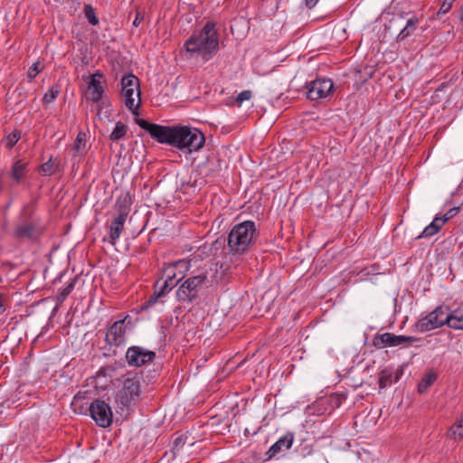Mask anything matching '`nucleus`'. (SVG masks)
Masks as SVG:
<instances>
[{
  "label": "nucleus",
  "instance_id": "1",
  "mask_svg": "<svg viewBox=\"0 0 463 463\" xmlns=\"http://www.w3.org/2000/svg\"><path fill=\"white\" fill-rule=\"evenodd\" d=\"M136 123L157 142L168 144L188 153L200 150L205 142L203 134L195 128L181 125L161 126L143 118H136Z\"/></svg>",
  "mask_w": 463,
  "mask_h": 463
},
{
  "label": "nucleus",
  "instance_id": "2",
  "mask_svg": "<svg viewBox=\"0 0 463 463\" xmlns=\"http://www.w3.org/2000/svg\"><path fill=\"white\" fill-rule=\"evenodd\" d=\"M184 46L190 58L199 55L203 61L211 60L219 47L215 24L213 21H208L201 31L194 32L188 38Z\"/></svg>",
  "mask_w": 463,
  "mask_h": 463
},
{
  "label": "nucleus",
  "instance_id": "3",
  "mask_svg": "<svg viewBox=\"0 0 463 463\" xmlns=\"http://www.w3.org/2000/svg\"><path fill=\"white\" fill-rule=\"evenodd\" d=\"M258 236L259 232L252 221L234 225L227 238L229 252L232 255H243L250 251Z\"/></svg>",
  "mask_w": 463,
  "mask_h": 463
},
{
  "label": "nucleus",
  "instance_id": "4",
  "mask_svg": "<svg viewBox=\"0 0 463 463\" xmlns=\"http://www.w3.org/2000/svg\"><path fill=\"white\" fill-rule=\"evenodd\" d=\"M122 95L125 98L126 107L135 113L140 106V89L139 80L134 74L125 75L121 79Z\"/></svg>",
  "mask_w": 463,
  "mask_h": 463
},
{
  "label": "nucleus",
  "instance_id": "5",
  "mask_svg": "<svg viewBox=\"0 0 463 463\" xmlns=\"http://www.w3.org/2000/svg\"><path fill=\"white\" fill-rule=\"evenodd\" d=\"M206 280V275H197L186 279L175 292L177 300L179 302H192L196 298Z\"/></svg>",
  "mask_w": 463,
  "mask_h": 463
},
{
  "label": "nucleus",
  "instance_id": "6",
  "mask_svg": "<svg viewBox=\"0 0 463 463\" xmlns=\"http://www.w3.org/2000/svg\"><path fill=\"white\" fill-rule=\"evenodd\" d=\"M140 395V381L138 376L127 377L123 381L122 389L117 393L116 402L123 407L135 404Z\"/></svg>",
  "mask_w": 463,
  "mask_h": 463
},
{
  "label": "nucleus",
  "instance_id": "7",
  "mask_svg": "<svg viewBox=\"0 0 463 463\" xmlns=\"http://www.w3.org/2000/svg\"><path fill=\"white\" fill-rule=\"evenodd\" d=\"M90 415L101 428H108L112 423L113 413L109 403L100 399L94 400L90 407Z\"/></svg>",
  "mask_w": 463,
  "mask_h": 463
},
{
  "label": "nucleus",
  "instance_id": "8",
  "mask_svg": "<svg viewBox=\"0 0 463 463\" xmlns=\"http://www.w3.org/2000/svg\"><path fill=\"white\" fill-rule=\"evenodd\" d=\"M131 321L128 316L124 318L115 321L107 330L105 341L110 346H119L126 343V333L128 325Z\"/></svg>",
  "mask_w": 463,
  "mask_h": 463
},
{
  "label": "nucleus",
  "instance_id": "9",
  "mask_svg": "<svg viewBox=\"0 0 463 463\" xmlns=\"http://www.w3.org/2000/svg\"><path fill=\"white\" fill-rule=\"evenodd\" d=\"M333 89L334 84L330 79H317L307 85V97L310 100L324 99L332 93Z\"/></svg>",
  "mask_w": 463,
  "mask_h": 463
},
{
  "label": "nucleus",
  "instance_id": "10",
  "mask_svg": "<svg viewBox=\"0 0 463 463\" xmlns=\"http://www.w3.org/2000/svg\"><path fill=\"white\" fill-rule=\"evenodd\" d=\"M446 323V315L441 307H437L434 311L421 318L417 323V329L420 332H427L440 327Z\"/></svg>",
  "mask_w": 463,
  "mask_h": 463
},
{
  "label": "nucleus",
  "instance_id": "11",
  "mask_svg": "<svg viewBox=\"0 0 463 463\" xmlns=\"http://www.w3.org/2000/svg\"><path fill=\"white\" fill-rule=\"evenodd\" d=\"M44 226L36 220L25 221L17 225L15 235L21 239L36 240L43 232Z\"/></svg>",
  "mask_w": 463,
  "mask_h": 463
},
{
  "label": "nucleus",
  "instance_id": "12",
  "mask_svg": "<svg viewBox=\"0 0 463 463\" xmlns=\"http://www.w3.org/2000/svg\"><path fill=\"white\" fill-rule=\"evenodd\" d=\"M416 339L413 336L395 335L392 333H383L377 335L373 341L376 348H383L385 346H398L406 343H412Z\"/></svg>",
  "mask_w": 463,
  "mask_h": 463
},
{
  "label": "nucleus",
  "instance_id": "13",
  "mask_svg": "<svg viewBox=\"0 0 463 463\" xmlns=\"http://www.w3.org/2000/svg\"><path fill=\"white\" fill-rule=\"evenodd\" d=\"M155 357L156 354L154 352L147 351L140 346H131L126 353L128 364L137 367L152 361Z\"/></svg>",
  "mask_w": 463,
  "mask_h": 463
},
{
  "label": "nucleus",
  "instance_id": "14",
  "mask_svg": "<svg viewBox=\"0 0 463 463\" xmlns=\"http://www.w3.org/2000/svg\"><path fill=\"white\" fill-rule=\"evenodd\" d=\"M180 277L178 279H167L165 278L163 285L158 290H155L154 294L151 295L148 300L146 303V307L154 305L157 302V300L164 297L167 292H169L174 287H175L184 278V274L183 270L179 271Z\"/></svg>",
  "mask_w": 463,
  "mask_h": 463
},
{
  "label": "nucleus",
  "instance_id": "15",
  "mask_svg": "<svg viewBox=\"0 0 463 463\" xmlns=\"http://www.w3.org/2000/svg\"><path fill=\"white\" fill-rule=\"evenodd\" d=\"M102 74L99 71H97L90 76V81L86 94L88 99L94 102H98L101 99L104 91L100 82Z\"/></svg>",
  "mask_w": 463,
  "mask_h": 463
},
{
  "label": "nucleus",
  "instance_id": "16",
  "mask_svg": "<svg viewBox=\"0 0 463 463\" xmlns=\"http://www.w3.org/2000/svg\"><path fill=\"white\" fill-rule=\"evenodd\" d=\"M132 200L129 194H122L118 197L114 206V216L127 220L131 210Z\"/></svg>",
  "mask_w": 463,
  "mask_h": 463
},
{
  "label": "nucleus",
  "instance_id": "17",
  "mask_svg": "<svg viewBox=\"0 0 463 463\" xmlns=\"http://www.w3.org/2000/svg\"><path fill=\"white\" fill-rule=\"evenodd\" d=\"M293 441L294 434L291 432H288L285 436L281 437L269 448V451L267 452L269 458L290 449Z\"/></svg>",
  "mask_w": 463,
  "mask_h": 463
},
{
  "label": "nucleus",
  "instance_id": "18",
  "mask_svg": "<svg viewBox=\"0 0 463 463\" xmlns=\"http://www.w3.org/2000/svg\"><path fill=\"white\" fill-rule=\"evenodd\" d=\"M188 269V263L185 260H178L174 263L167 264L163 269V275L167 279H178L179 271L184 272Z\"/></svg>",
  "mask_w": 463,
  "mask_h": 463
},
{
  "label": "nucleus",
  "instance_id": "19",
  "mask_svg": "<svg viewBox=\"0 0 463 463\" xmlns=\"http://www.w3.org/2000/svg\"><path fill=\"white\" fill-rule=\"evenodd\" d=\"M126 220L113 216L109 224V241L112 245L116 244L117 240L120 237L124 230Z\"/></svg>",
  "mask_w": 463,
  "mask_h": 463
},
{
  "label": "nucleus",
  "instance_id": "20",
  "mask_svg": "<svg viewBox=\"0 0 463 463\" xmlns=\"http://www.w3.org/2000/svg\"><path fill=\"white\" fill-rule=\"evenodd\" d=\"M446 323L451 328L463 330L462 311L455 310L450 315H446Z\"/></svg>",
  "mask_w": 463,
  "mask_h": 463
},
{
  "label": "nucleus",
  "instance_id": "21",
  "mask_svg": "<svg viewBox=\"0 0 463 463\" xmlns=\"http://www.w3.org/2000/svg\"><path fill=\"white\" fill-rule=\"evenodd\" d=\"M442 222L439 221V217H435L434 220L431 222L430 225L425 227V229L422 231L421 234L418 236V238H428L430 237L441 229Z\"/></svg>",
  "mask_w": 463,
  "mask_h": 463
},
{
  "label": "nucleus",
  "instance_id": "22",
  "mask_svg": "<svg viewBox=\"0 0 463 463\" xmlns=\"http://www.w3.org/2000/svg\"><path fill=\"white\" fill-rule=\"evenodd\" d=\"M419 20L416 17H412L408 20L405 27L400 32L397 36L398 41H402L406 37L410 36L417 28Z\"/></svg>",
  "mask_w": 463,
  "mask_h": 463
},
{
  "label": "nucleus",
  "instance_id": "23",
  "mask_svg": "<svg viewBox=\"0 0 463 463\" xmlns=\"http://www.w3.org/2000/svg\"><path fill=\"white\" fill-rule=\"evenodd\" d=\"M128 132V127L123 124L121 121L117 122L115 128L109 136V139L117 142L119 139L123 138Z\"/></svg>",
  "mask_w": 463,
  "mask_h": 463
},
{
  "label": "nucleus",
  "instance_id": "24",
  "mask_svg": "<svg viewBox=\"0 0 463 463\" xmlns=\"http://www.w3.org/2000/svg\"><path fill=\"white\" fill-rule=\"evenodd\" d=\"M59 170V165L51 157L47 162L43 163L40 167V172L43 175H52Z\"/></svg>",
  "mask_w": 463,
  "mask_h": 463
},
{
  "label": "nucleus",
  "instance_id": "25",
  "mask_svg": "<svg viewBox=\"0 0 463 463\" xmlns=\"http://www.w3.org/2000/svg\"><path fill=\"white\" fill-rule=\"evenodd\" d=\"M26 170V163L19 160L15 162L12 168V176L16 182H19L24 175Z\"/></svg>",
  "mask_w": 463,
  "mask_h": 463
},
{
  "label": "nucleus",
  "instance_id": "26",
  "mask_svg": "<svg viewBox=\"0 0 463 463\" xmlns=\"http://www.w3.org/2000/svg\"><path fill=\"white\" fill-rule=\"evenodd\" d=\"M437 376L434 373L426 374L418 384V392L423 393L436 381Z\"/></svg>",
  "mask_w": 463,
  "mask_h": 463
},
{
  "label": "nucleus",
  "instance_id": "27",
  "mask_svg": "<svg viewBox=\"0 0 463 463\" xmlns=\"http://www.w3.org/2000/svg\"><path fill=\"white\" fill-rule=\"evenodd\" d=\"M449 436L454 439H460L463 438V424L461 421L455 423L449 429Z\"/></svg>",
  "mask_w": 463,
  "mask_h": 463
},
{
  "label": "nucleus",
  "instance_id": "28",
  "mask_svg": "<svg viewBox=\"0 0 463 463\" xmlns=\"http://www.w3.org/2000/svg\"><path fill=\"white\" fill-rule=\"evenodd\" d=\"M84 14L90 24L96 25L99 24V19L96 16L95 10L90 5H85Z\"/></svg>",
  "mask_w": 463,
  "mask_h": 463
},
{
  "label": "nucleus",
  "instance_id": "29",
  "mask_svg": "<svg viewBox=\"0 0 463 463\" xmlns=\"http://www.w3.org/2000/svg\"><path fill=\"white\" fill-rule=\"evenodd\" d=\"M86 135L82 132H80L76 139L74 141V149L77 151V153H81L86 146Z\"/></svg>",
  "mask_w": 463,
  "mask_h": 463
},
{
  "label": "nucleus",
  "instance_id": "30",
  "mask_svg": "<svg viewBox=\"0 0 463 463\" xmlns=\"http://www.w3.org/2000/svg\"><path fill=\"white\" fill-rule=\"evenodd\" d=\"M60 90L58 89L52 88L48 90L47 93L44 94L43 98V102L44 104H49L53 101L59 95Z\"/></svg>",
  "mask_w": 463,
  "mask_h": 463
},
{
  "label": "nucleus",
  "instance_id": "31",
  "mask_svg": "<svg viewBox=\"0 0 463 463\" xmlns=\"http://www.w3.org/2000/svg\"><path fill=\"white\" fill-rule=\"evenodd\" d=\"M43 66L40 61L34 62L32 67L29 68L27 76L30 79V80H33L36 75L42 71Z\"/></svg>",
  "mask_w": 463,
  "mask_h": 463
},
{
  "label": "nucleus",
  "instance_id": "32",
  "mask_svg": "<svg viewBox=\"0 0 463 463\" xmlns=\"http://www.w3.org/2000/svg\"><path fill=\"white\" fill-rule=\"evenodd\" d=\"M392 374L387 371H382L379 376V385L381 389L385 388L391 383Z\"/></svg>",
  "mask_w": 463,
  "mask_h": 463
},
{
  "label": "nucleus",
  "instance_id": "33",
  "mask_svg": "<svg viewBox=\"0 0 463 463\" xmlns=\"http://www.w3.org/2000/svg\"><path fill=\"white\" fill-rule=\"evenodd\" d=\"M252 97V92L250 90H243L238 94L235 99L234 103L238 106H241L243 101L250 100Z\"/></svg>",
  "mask_w": 463,
  "mask_h": 463
},
{
  "label": "nucleus",
  "instance_id": "34",
  "mask_svg": "<svg viewBox=\"0 0 463 463\" xmlns=\"http://www.w3.org/2000/svg\"><path fill=\"white\" fill-rule=\"evenodd\" d=\"M458 207L450 208L442 217H439V221L442 222V225H444L446 222L456 216L458 213Z\"/></svg>",
  "mask_w": 463,
  "mask_h": 463
},
{
  "label": "nucleus",
  "instance_id": "35",
  "mask_svg": "<svg viewBox=\"0 0 463 463\" xmlns=\"http://www.w3.org/2000/svg\"><path fill=\"white\" fill-rule=\"evenodd\" d=\"M74 288V282H71L69 285H67L60 293V296L58 297L59 302H63L64 299L67 298L68 295L72 291Z\"/></svg>",
  "mask_w": 463,
  "mask_h": 463
},
{
  "label": "nucleus",
  "instance_id": "36",
  "mask_svg": "<svg viewBox=\"0 0 463 463\" xmlns=\"http://www.w3.org/2000/svg\"><path fill=\"white\" fill-rule=\"evenodd\" d=\"M20 139V133L13 132L8 136V146L12 147Z\"/></svg>",
  "mask_w": 463,
  "mask_h": 463
},
{
  "label": "nucleus",
  "instance_id": "37",
  "mask_svg": "<svg viewBox=\"0 0 463 463\" xmlns=\"http://www.w3.org/2000/svg\"><path fill=\"white\" fill-rule=\"evenodd\" d=\"M455 0H444L443 4L440 6L439 13L446 14L448 13L452 5V3Z\"/></svg>",
  "mask_w": 463,
  "mask_h": 463
},
{
  "label": "nucleus",
  "instance_id": "38",
  "mask_svg": "<svg viewBox=\"0 0 463 463\" xmlns=\"http://www.w3.org/2000/svg\"><path fill=\"white\" fill-rule=\"evenodd\" d=\"M144 19V15L141 14L138 11L137 12L136 18L133 21V25L137 27L141 21Z\"/></svg>",
  "mask_w": 463,
  "mask_h": 463
},
{
  "label": "nucleus",
  "instance_id": "39",
  "mask_svg": "<svg viewBox=\"0 0 463 463\" xmlns=\"http://www.w3.org/2000/svg\"><path fill=\"white\" fill-rule=\"evenodd\" d=\"M317 2H318V0H306V5L309 9H311L317 5Z\"/></svg>",
  "mask_w": 463,
  "mask_h": 463
},
{
  "label": "nucleus",
  "instance_id": "40",
  "mask_svg": "<svg viewBox=\"0 0 463 463\" xmlns=\"http://www.w3.org/2000/svg\"><path fill=\"white\" fill-rule=\"evenodd\" d=\"M81 398V394L80 392H78L75 396H74V401L77 402L78 400H80Z\"/></svg>",
  "mask_w": 463,
  "mask_h": 463
}]
</instances>
